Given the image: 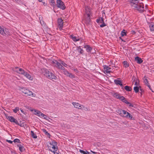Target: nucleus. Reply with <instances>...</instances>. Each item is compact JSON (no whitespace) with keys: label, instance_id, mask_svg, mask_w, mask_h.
Returning a JSON list of instances; mask_svg holds the SVG:
<instances>
[{"label":"nucleus","instance_id":"1","mask_svg":"<svg viewBox=\"0 0 154 154\" xmlns=\"http://www.w3.org/2000/svg\"><path fill=\"white\" fill-rule=\"evenodd\" d=\"M141 0H131V5L132 7L136 8L140 12H143L144 11V5L143 3L138 4Z\"/></svg>","mask_w":154,"mask_h":154},{"label":"nucleus","instance_id":"2","mask_svg":"<svg viewBox=\"0 0 154 154\" xmlns=\"http://www.w3.org/2000/svg\"><path fill=\"white\" fill-rule=\"evenodd\" d=\"M43 73L46 77L50 79H56L57 77L52 72H50L48 69H43L42 70Z\"/></svg>","mask_w":154,"mask_h":154},{"label":"nucleus","instance_id":"3","mask_svg":"<svg viewBox=\"0 0 154 154\" xmlns=\"http://www.w3.org/2000/svg\"><path fill=\"white\" fill-rule=\"evenodd\" d=\"M114 96L117 99H119L122 102L128 105L129 107H133L134 105L133 104L128 102L126 99L123 96L120 95L119 94L116 93H115Z\"/></svg>","mask_w":154,"mask_h":154},{"label":"nucleus","instance_id":"4","mask_svg":"<svg viewBox=\"0 0 154 154\" xmlns=\"http://www.w3.org/2000/svg\"><path fill=\"white\" fill-rule=\"evenodd\" d=\"M20 91L26 96L32 97H35V94L34 93L25 88H21Z\"/></svg>","mask_w":154,"mask_h":154},{"label":"nucleus","instance_id":"5","mask_svg":"<svg viewBox=\"0 0 154 154\" xmlns=\"http://www.w3.org/2000/svg\"><path fill=\"white\" fill-rule=\"evenodd\" d=\"M57 6L62 10L65 9V7L64 3L61 0H57Z\"/></svg>","mask_w":154,"mask_h":154},{"label":"nucleus","instance_id":"6","mask_svg":"<svg viewBox=\"0 0 154 154\" xmlns=\"http://www.w3.org/2000/svg\"><path fill=\"white\" fill-rule=\"evenodd\" d=\"M50 62L54 66L57 68H60L59 66H60L61 64L57 60L52 59L50 60Z\"/></svg>","mask_w":154,"mask_h":154},{"label":"nucleus","instance_id":"7","mask_svg":"<svg viewBox=\"0 0 154 154\" xmlns=\"http://www.w3.org/2000/svg\"><path fill=\"white\" fill-rule=\"evenodd\" d=\"M0 33L2 35H5L9 33L8 30L7 29H4V28L0 26Z\"/></svg>","mask_w":154,"mask_h":154},{"label":"nucleus","instance_id":"8","mask_svg":"<svg viewBox=\"0 0 154 154\" xmlns=\"http://www.w3.org/2000/svg\"><path fill=\"white\" fill-rule=\"evenodd\" d=\"M85 12L87 14L88 17H90L91 14V10L90 7L88 6H86L85 8Z\"/></svg>","mask_w":154,"mask_h":154},{"label":"nucleus","instance_id":"9","mask_svg":"<svg viewBox=\"0 0 154 154\" xmlns=\"http://www.w3.org/2000/svg\"><path fill=\"white\" fill-rule=\"evenodd\" d=\"M33 110L34 111V114L35 115H36V116H37L39 117L41 116H44L45 115L42 113L40 111L37 110L36 109H33L31 110V111H33Z\"/></svg>","mask_w":154,"mask_h":154},{"label":"nucleus","instance_id":"10","mask_svg":"<svg viewBox=\"0 0 154 154\" xmlns=\"http://www.w3.org/2000/svg\"><path fill=\"white\" fill-rule=\"evenodd\" d=\"M57 22L59 29H61L63 26V20L61 18H58L57 20Z\"/></svg>","mask_w":154,"mask_h":154},{"label":"nucleus","instance_id":"11","mask_svg":"<svg viewBox=\"0 0 154 154\" xmlns=\"http://www.w3.org/2000/svg\"><path fill=\"white\" fill-rule=\"evenodd\" d=\"M84 48L86 49V51L88 52H91L92 50V48L88 45H84Z\"/></svg>","mask_w":154,"mask_h":154},{"label":"nucleus","instance_id":"12","mask_svg":"<svg viewBox=\"0 0 154 154\" xmlns=\"http://www.w3.org/2000/svg\"><path fill=\"white\" fill-rule=\"evenodd\" d=\"M77 50L78 52L79 53V55L80 54L83 55H84V51L83 49L81 48L80 46H77Z\"/></svg>","mask_w":154,"mask_h":154},{"label":"nucleus","instance_id":"13","mask_svg":"<svg viewBox=\"0 0 154 154\" xmlns=\"http://www.w3.org/2000/svg\"><path fill=\"white\" fill-rule=\"evenodd\" d=\"M134 60L135 61H136L137 63L138 64H141L143 62V60H142V59L140 58L138 56L135 57Z\"/></svg>","mask_w":154,"mask_h":154},{"label":"nucleus","instance_id":"14","mask_svg":"<svg viewBox=\"0 0 154 154\" xmlns=\"http://www.w3.org/2000/svg\"><path fill=\"white\" fill-rule=\"evenodd\" d=\"M72 104L75 107L79 109H81V106H82V105L76 102H73L72 103Z\"/></svg>","mask_w":154,"mask_h":154},{"label":"nucleus","instance_id":"15","mask_svg":"<svg viewBox=\"0 0 154 154\" xmlns=\"http://www.w3.org/2000/svg\"><path fill=\"white\" fill-rule=\"evenodd\" d=\"M114 82L116 85H119L121 87H122V88H123L124 87L123 85L122 84V82L121 80H119L117 79H115L114 80Z\"/></svg>","mask_w":154,"mask_h":154},{"label":"nucleus","instance_id":"16","mask_svg":"<svg viewBox=\"0 0 154 154\" xmlns=\"http://www.w3.org/2000/svg\"><path fill=\"white\" fill-rule=\"evenodd\" d=\"M103 67L104 70L106 72V73H109L111 72L110 71H109V69H111L110 67H109L108 66L106 65H104L103 66Z\"/></svg>","mask_w":154,"mask_h":154},{"label":"nucleus","instance_id":"17","mask_svg":"<svg viewBox=\"0 0 154 154\" xmlns=\"http://www.w3.org/2000/svg\"><path fill=\"white\" fill-rule=\"evenodd\" d=\"M70 38L74 42H76L79 41L80 40V38H77L75 36H74L73 35H70Z\"/></svg>","mask_w":154,"mask_h":154},{"label":"nucleus","instance_id":"18","mask_svg":"<svg viewBox=\"0 0 154 154\" xmlns=\"http://www.w3.org/2000/svg\"><path fill=\"white\" fill-rule=\"evenodd\" d=\"M23 75H24L28 79L31 80H32L33 78L31 77V75L29 74L27 72H25V73H24Z\"/></svg>","mask_w":154,"mask_h":154},{"label":"nucleus","instance_id":"19","mask_svg":"<svg viewBox=\"0 0 154 154\" xmlns=\"http://www.w3.org/2000/svg\"><path fill=\"white\" fill-rule=\"evenodd\" d=\"M144 82L145 84L149 88L150 90H151L152 92H153V91L152 90V88H151V86L150 85L149 83L148 80L146 79H144Z\"/></svg>","mask_w":154,"mask_h":154},{"label":"nucleus","instance_id":"20","mask_svg":"<svg viewBox=\"0 0 154 154\" xmlns=\"http://www.w3.org/2000/svg\"><path fill=\"white\" fill-rule=\"evenodd\" d=\"M123 117L126 118H129L131 119L134 120V118L129 113H127V114H126L125 116H123Z\"/></svg>","mask_w":154,"mask_h":154},{"label":"nucleus","instance_id":"21","mask_svg":"<svg viewBox=\"0 0 154 154\" xmlns=\"http://www.w3.org/2000/svg\"><path fill=\"white\" fill-rule=\"evenodd\" d=\"M6 118L10 122H14L15 119L12 116H6Z\"/></svg>","mask_w":154,"mask_h":154},{"label":"nucleus","instance_id":"22","mask_svg":"<svg viewBox=\"0 0 154 154\" xmlns=\"http://www.w3.org/2000/svg\"><path fill=\"white\" fill-rule=\"evenodd\" d=\"M104 20V18L102 17H100L96 20V21L98 24L101 23H102Z\"/></svg>","mask_w":154,"mask_h":154},{"label":"nucleus","instance_id":"23","mask_svg":"<svg viewBox=\"0 0 154 154\" xmlns=\"http://www.w3.org/2000/svg\"><path fill=\"white\" fill-rule=\"evenodd\" d=\"M41 17L39 18V19L40 20V23L41 25L44 28H46V24L44 22V21L43 20H41Z\"/></svg>","mask_w":154,"mask_h":154},{"label":"nucleus","instance_id":"24","mask_svg":"<svg viewBox=\"0 0 154 154\" xmlns=\"http://www.w3.org/2000/svg\"><path fill=\"white\" fill-rule=\"evenodd\" d=\"M17 146L19 147V149L21 152H23L25 150L24 148L21 144H18Z\"/></svg>","mask_w":154,"mask_h":154},{"label":"nucleus","instance_id":"25","mask_svg":"<svg viewBox=\"0 0 154 154\" xmlns=\"http://www.w3.org/2000/svg\"><path fill=\"white\" fill-rule=\"evenodd\" d=\"M123 110L122 109H118L116 110L117 112L121 116L123 117L124 115H122V112Z\"/></svg>","mask_w":154,"mask_h":154},{"label":"nucleus","instance_id":"26","mask_svg":"<svg viewBox=\"0 0 154 154\" xmlns=\"http://www.w3.org/2000/svg\"><path fill=\"white\" fill-rule=\"evenodd\" d=\"M149 27L151 31H154V23H152L150 24Z\"/></svg>","mask_w":154,"mask_h":154},{"label":"nucleus","instance_id":"27","mask_svg":"<svg viewBox=\"0 0 154 154\" xmlns=\"http://www.w3.org/2000/svg\"><path fill=\"white\" fill-rule=\"evenodd\" d=\"M125 89L128 91H130L132 90L131 87L128 86H125L124 87Z\"/></svg>","mask_w":154,"mask_h":154},{"label":"nucleus","instance_id":"28","mask_svg":"<svg viewBox=\"0 0 154 154\" xmlns=\"http://www.w3.org/2000/svg\"><path fill=\"white\" fill-rule=\"evenodd\" d=\"M18 71L19 72L18 73L23 75L24 73H25V72H26L23 69L20 68L19 69Z\"/></svg>","mask_w":154,"mask_h":154},{"label":"nucleus","instance_id":"29","mask_svg":"<svg viewBox=\"0 0 154 154\" xmlns=\"http://www.w3.org/2000/svg\"><path fill=\"white\" fill-rule=\"evenodd\" d=\"M140 90V87L138 86H136L134 88V90L136 93L138 92Z\"/></svg>","mask_w":154,"mask_h":154},{"label":"nucleus","instance_id":"30","mask_svg":"<svg viewBox=\"0 0 154 154\" xmlns=\"http://www.w3.org/2000/svg\"><path fill=\"white\" fill-rule=\"evenodd\" d=\"M123 63L125 68H127L129 66V64L128 63L127 61H124L123 62Z\"/></svg>","mask_w":154,"mask_h":154},{"label":"nucleus","instance_id":"31","mask_svg":"<svg viewBox=\"0 0 154 154\" xmlns=\"http://www.w3.org/2000/svg\"><path fill=\"white\" fill-rule=\"evenodd\" d=\"M50 4L51 5H52L53 7L56 6V3L54 0H51Z\"/></svg>","mask_w":154,"mask_h":154},{"label":"nucleus","instance_id":"32","mask_svg":"<svg viewBox=\"0 0 154 154\" xmlns=\"http://www.w3.org/2000/svg\"><path fill=\"white\" fill-rule=\"evenodd\" d=\"M31 135L32 137L34 138H37V136L34 133V131H31Z\"/></svg>","mask_w":154,"mask_h":154},{"label":"nucleus","instance_id":"33","mask_svg":"<svg viewBox=\"0 0 154 154\" xmlns=\"http://www.w3.org/2000/svg\"><path fill=\"white\" fill-rule=\"evenodd\" d=\"M43 131L45 133V134L47 135V136L49 137L50 138V136H51L50 134L48 133V131H47L45 129H43Z\"/></svg>","mask_w":154,"mask_h":154},{"label":"nucleus","instance_id":"34","mask_svg":"<svg viewBox=\"0 0 154 154\" xmlns=\"http://www.w3.org/2000/svg\"><path fill=\"white\" fill-rule=\"evenodd\" d=\"M121 36H123L126 35V33L125 32V29H123L121 33Z\"/></svg>","mask_w":154,"mask_h":154},{"label":"nucleus","instance_id":"35","mask_svg":"<svg viewBox=\"0 0 154 154\" xmlns=\"http://www.w3.org/2000/svg\"><path fill=\"white\" fill-rule=\"evenodd\" d=\"M20 69V68H19V67H15L13 68V69L15 72H17L19 73V69Z\"/></svg>","mask_w":154,"mask_h":154},{"label":"nucleus","instance_id":"36","mask_svg":"<svg viewBox=\"0 0 154 154\" xmlns=\"http://www.w3.org/2000/svg\"><path fill=\"white\" fill-rule=\"evenodd\" d=\"M49 144L51 145V146H52V145L57 146V142L55 141H52L51 142H50L49 143Z\"/></svg>","mask_w":154,"mask_h":154},{"label":"nucleus","instance_id":"37","mask_svg":"<svg viewBox=\"0 0 154 154\" xmlns=\"http://www.w3.org/2000/svg\"><path fill=\"white\" fill-rule=\"evenodd\" d=\"M19 110V107H16L14 109H13V110L14 112L16 113Z\"/></svg>","mask_w":154,"mask_h":154},{"label":"nucleus","instance_id":"38","mask_svg":"<svg viewBox=\"0 0 154 154\" xmlns=\"http://www.w3.org/2000/svg\"><path fill=\"white\" fill-rule=\"evenodd\" d=\"M52 149H54L53 151H56L58 149V148H57L58 147H57V146L52 145Z\"/></svg>","mask_w":154,"mask_h":154},{"label":"nucleus","instance_id":"39","mask_svg":"<svg viewBox=\"0 0 154 154\" xmlns=\"http://www.w3.org/2000/svg\"><path fill=\"white\" fill-rule=\"evenodd\" d=\"M102 24L100 25V27H103L106 26V24L104 22V20L103 21V22L102 23Z\"/></svg>","mask_w":154,"mask_h":154},{"label":"nucleus","instance_id":"40","mask_svg":"<svg viewBox=\"0 0 154 154\" xmlns=\"http://www.w3.org/2000/svg\"><path fill=\"white\" fill-rule=\"evenodd\" d=\"M102 24L100 25V27H103L106 26V24L104 22V20L103 21V22L102 23Z\"/></svg>","mask_w":154,"mask_h":154},{"label":"nucleus","instance_id":"41","mask_svg":"<svg viewBox=\"0 0 154 154\" xmlns=\"http://www.w3.org/2000/svg\"><path fill=\"white\" fill-rule=\"evenodd\" d=\"M60 63L61 64V65L62 64L65 67H66L67 66V65L65 63H64L63 61H61Z\"/></svg>","mask_w":154,"mask_h":154},{"label":"nucleus","instance_id":"42","mask_svg":"<svg viewBox=\"0 0 154 154\" xmlns=\"http://www.w3.org/2000/svg\"><path fill=\"white\" fill-rule=\"evenodd\" d=\"M14 143H20V140L18 139H15L13 141Z\"/></svg>","mask_w":154,"mask_h":154},{"label":"nucleus","instance_id":"43","mask_svg":"<svg viewBox=\"0 0 154 154\" xmlns=\"http://www.w3.org/2000/svg\"><path fill=\"white\" fill-rule=\"evenodd\" d=\"M140 87V95L142 96L143 92H144V91L141 88L140 86H139Z\"/></svg>","mask_w":154,"mask_h":154},{"label":"nucleus","instance_id":"44","mask_svg":"<svg viewBox=\"0 0 154 154\" xmlns=\"http://www.w3.org/2000/svg\"><path fill=\"white\" fill-rule=\"evenodd\" d=\"M68 76L72 78H75V76L72 73H69V74Z\"/></svg>","mask_w":154,"mask_h":154},{"label":"nucleus","instance_id":"45","mask_svg":"<svg viewBox=\"0 0 154 154\" xmlns=\"http://www.w3.org/2000/svg\"><path fill=\"white\" fill-rule=\"evenodd\" d=\"M129 112H127L126 111L123 110L122 112V115L124 114L125 116L126 114H127V113H128Z\"/></svg>","mask_w":154,"mask_h":154},{"label":"nucleus","instance_id":"46","mask_svg":"<svg viewBox=\"0 0 154 154\" xmlns=\"http://www.w3.org/2000/svg\"><path fill=\"white\" fill-rule=\"evenodd\" d=\"M87 151H85L83 150H82L81 149H79V152L82 153H83V154H87Z\"/></svg>","mask_w":154,"mask_h":154},{"label":"nucleus","instance_id":"47","mask_svg":"<svg viewBox=\"0 0 154 154\" xmlns=\"http://www.w3.org/2000/svg\"><path fill=\"white\" fill-rule=\"evenodd\" d=\"M86 21L87 23H89L91 21L90 17H88V18L86 19Z\"/></svg>","mask_w":154,"mask_h":154},{"label":"nucleus","instance_id":"48","mask_svg":"<svg viewBox=\"0 0 154 154\" xmlns=\"http://www.w3.org/2000/svg\"><path fill=\"white\" fill-rule=\"evenodd\" d=\"M59 68L58 69H60L62 70H64L65 69V68L62 65L60 64V66H59Z\"/></svg>","mask_w":154,"mask_h":154},{"label":"nucleus","instance_id":"49","mask_svg":"<svg viewBox=\"0 0 154 154\" xmlns=\"http://www.w3.org/2000/svg\"><path fill=\"white\" fill-rule=\"evenodd\" d=\"M64 74L68 76L69 74V72L67 70L64 71Z\"/></svg>","mask_w":154,"mask_h":154},{"label":"nucleus","instance_id":"50","mask_svg":"<svg viewBox=\"0 0 154 154\" xmlns=\"http://www.w3.org/2000/svg\"><path fill=\"white\" fill-rule=\"evenodd\" d=\"M49 150L51 151V152H53V153H54V154H59L58 152H56L55 151H53L52 150L50 149H49Z\"/></svg>","mask_w":154,"mask_h":154},{"label":"nucleus","instance_id":"51","mask_svg":"<svg viewBox=\"0 0 154 154\" xmlns=\"http://www.w3.org/2000/svg\"><path fill=\"white\" fill-rule=\"evenodd\" d=\"M20 110L25 115H26L27 114L26 112H24L23 110L21 109H20Z\"/></svg>","mask_w":154,"mask_h":154},{"label":"nucleus","instance_id":"52","mask_svg":"<svg viewBox=\"0 0 154 154\" xmlns=\"http://www.w3.org/2000/svg\"><path fill=\"white\" fill-rule=\"evenodd\" d=\"M14 122L17 125H19V123L18 122L17 120H16L15 119V120H14Z\"/></svg>","mask_w":154,"mask_h":154},{"label":"nucleus","instance_id":"53","mask_svg":"<svg viewBox=\"0 0 154 154\" xmlns=\"http://www.w3.org/2000/svg\"><path fill=\"white\" fill-rule=\"evenodd\" d=\"M6 141L9 143H13V141H12L11 140H6Z\"/></svg>","mask_w":154,"mask_h":154},{"label":"nucleus","instance_id":"54","mask_svg":"<svg viewBox=\"0 0 154 154\" xmlns=\"http://www.w3.org/2000/svg\"><path fill=\"white\" fill-rule=\"evenodd\" d=\"M19 125L21 127H23V123H21V122H20V123H19Z\"/></svg>","mask_w":154,"mask_h":154},{"label":"nucleus","instance_id":"55","mask_svg":"<svg viewBox=\"0 0 154 154\" xmlns=\"http://www.w3.org/2000/svg\"><path fill=\"white\" fill-rule=\"evenodd\" d=\"M22 117L23 118L25 119H27V117L26 116V115H25V116H24L23 115L22 116Z\"/></svg>","mask_w":154,"mask_h":154},{"label":"nucleus","instance_id":"56","mask_svg":"<svg viewBox=\"0 0 154 154\" xmlns=\"http://www.w3.org/2000/svg\"><path fill=\"white\" fill-rule=\"evenodd\" d=\"M43 117H44V119L46 120H48L47 118H48V117L47 116L45 115V116Z\"/></svg>","mask_w":154,"mask_h":154},{"label":"nucleus","instance_id":"57","mask_svg":"<svg viewBox=\"0 0 154 154\" xmlns=\"http://www.w3.org/2000/svg\"><path fill=\"white\" fill-rule=\"evenodd\" d=\"M135 85L136 86L138 85V83H137V81L135 82Z\"/></svg>","mask_w":154,"mask_h":154},{"label":"nucleus","instance_id":"58","mask_svg":"<svg viewBox=\"0 0 154 154\" xmlns=\"http://www.w3.org/2000/svg\"><path fill=\"white\" fill-rule=\"evenodd\" d=\"M74 71L75 72H78V70L77 69H74Z\"/></svg>","mask_w":154,"mask_h":154},{"label":"nucleus","instance_id":"59","mask_svg":"<svg viewBox=\"0 0 154 154\" xmlns=\"http://www.w3.org/2000/svg\"><path fill=\"white\" fill-rule=\"evenodd\" d=\"M131 32H132V33L133 34H134L135 33V32L134 31H132Z\"/></svg>","mask_w":154,"mask_h":154},{"label":"nucleus","instance_id":"60","mask_svg":"<svg viewBox=\"0 0 154 154\" xmlns=\"http://www.w3.org/2000/svg\"><path fill=\"white\" fill-rule=\"evenodd\" d=\"M119 38L122 41L125 42V40H123L121 37H120Z\"/></svg>","mask_w":154,"mask_h":154},{"label":"nucleus","instance_id":"61","mask_svg":"<svg viewBox=\"0 0 154 154\" xmlns=\"http://www.w3.org/2000/svg\"><path fill=\"white\" fill-rule=\"evenodd\" d=\"M87 154H91V153H90V152L88 151H87Z\"/></svg>","mask_w":154,"mask_h":154},{"label":"nucleus","instance_id":"62","mask_svg":"<svg viewBox=\"0 0 154 154\" xmlns=\"http://www.w3.org/2000/svg\"><path fill=\"white\" fill-rule=\"evenodd\" d=\"M92 153H93L94 154H96L97 153V152L93 151V152H92Z\"/></svg>","mask_w":154,"mask_h":154},{"label":"nucleus","instance_id":"63","mask_svg":"<svg viewBox=\"0 0 154 154\" xmlns=\"http://www.w3.org/2000/svg\"><path fill=\"white\" fill-rule=\"evenodd\" d=\"M38 1L39 2H42L43 0H38Z\"/></svg>","mask_w":154,"mask_h":154},{"label":"nucleus","instance_id":"64","mask_svg":"<svg viewBox=\"0 0 154 154\" xmlns=\"http://www.w3.org/2000/svg\"><path fill=\"white\" fill-rule=\"evenodd\" d=\"M91 152L92 153V152H93V151L91 150Z\"/></svg>","mask_w":154,"mask_h":154}]
</instances>
